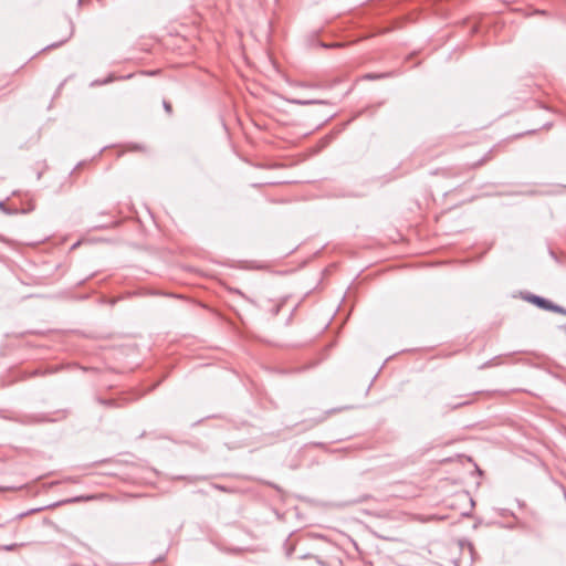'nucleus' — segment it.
I'll return each instance as SVG.
<instances>
[{
  "instance_id": "39448f33",
  "label": "nucleus",
  "mask_w": 566,
  "mask_h": 566,
  "mask_svg": "<svg viewBox=\"0 0 566 566\" xmlns=\"http://www.w3.org/2000/svg\"><path fill=\"white\" fill-rule=\"evenodd\" d=\"M114 81V76L111 74L104 80H96L91 83V86L105 85Z\"/></svg>"
},
{
  "instance_id": "f3484780",
  "label": "nucleus",
  "mask_w": 566,
  "mask_h": 566,
  "mask_svg": "<svg viewBox=\"0 0 566 566\" xmlns=\"http://www.w3.org/2000/svg\"><path fill=\"white\" fill-rule=\"evenodd\" d=\"M332 46H336V44H332V45L323 44V48H332Z\"/></svg>"
},
{
  "instance_id": "f257e3e1",
  "label": "nucleus",
  "mask_w": 566,
  "mask_h": 566,
  "mask_svg": "<svg viewBox=\"0 0 566 566\" xmlns=\"http://www.w3.org/2000/svg\"><path fill=\"white\" fill-rule=\"evenodd\" d=\"M524 298L541 310L558 313V314L566 316L565 307L557 305L543 296L535 295V294H527Z\"/></svg>"
},
{
  "instance_id": "2eb2a0df",
  "label": "nucleus",
  "mask_w": 566,
  "mask_h": 566,
  "mask_svg": "<svg viewBox=\"0 0 566 566\" xmlns=\"http://www.w3.org/2000/svg\"><path fill=\"white\" fill-rule=\"evenodd\" d=\"M486 160V158H482L481 160H479L476 164H474V166H480L482 165L484 161Z\"/></svg>"
},
{
  "instance_id": "7ed1b4c3",
  "label": "nucleus",
  "mask_w": 566,
  "mask_h": 566,
  "mask_svg": "<svg viewBox=\"0 0 566 566\" xmlns=\"http://www.w3.org/2000/svg\"><path fill=\"white\" fill-rule=\"evenodd\" d=\"M66 24H67L69 31H67V34L65 35V38L62 39L59 42H54V43L45 46L43 49V51L49 50V49H53V48H57V46L62 45L63 43H65L71 38V35H72V22L71 21H66Z\"/></svg>"
},
{
  "instance_id": "ddd939ff",
  "label": "nucleus",
  "mask_w": 566,
  "mask_h": 566,
  "mask_svg": "<svg viewBox=\"0 0 566 566\" xmlns=\"http://www.w3.org/2000/svg\"><path fill=\"white\" fill-rule=\"evenodd\" d=\"M326 419V416L319 417L317 420H315L314 424L321 423Z\"/></svg>"
},
{
  "instance_id": "6e6552de",
  "label": "nucleus",
  "mask_w": 566,
  "mask_h": 566,
  "mask_svg": "<svg viewBox=\"0 0 566 566\" xmlns=\"http://www.w3.org/2000/svg\"><path fill=\"white\" fill-rule=\"evenodd\" d=\"M385 76H386V74L369 73L365 77L368 78V80H376V78H382Z\"/></svg>"
},
{
  "instance_id": "9d476101",
  "label": "nucleus",
  "mask_w": 566,
  "mask_h": 566,
  "mask_svg": "<svg viewBox=\"0 0 566 566\" xmlns=\"http://www.w3.org/2000/svg\"><path fill=\"white\" fill-rule=\"evenodd\" d=\"M281 307H282V304H276L272 307L271 312H272V315L276 316L280 311H281Z\"/></svg>"
},
{
  "instance_id": "aec40b11",
  "label": "nucleus",
  "mask_w": 566,
  "mask_h": 566,
  "mask_svg": "<svg viewBox=\"0 0 566 566\" xmlns=\"http://www.w3.org/2000/svg\"><path fill=\"white\" fill-rule=\"evenodd\" d=\"M41 509H33L31 512H38L40 511Z\"/></svg>"
},
{
  "instance_id": "6ab92c4d",
  "label": "nucleus",
  "mask_w": 566,
  "mask_h": 566,
  "mask_svg": "<svg viewBox=\"0 0 566 566\" xmlns=\"http://www.w3.org/2000/svg\"><path fill=\"white\" fill-rule=\"evenodd\" d=\"M27 514H28V513H22V514H20V515H19V517H23V516H25Z\"/></svg>"
},
{
  "instance_id": "f03ea898",
  "label": "nucleus",
  "mask_w": 566,
  "mask_h": 566,
  "mask_svg": "<svg viewBox=\"0 0 566 566\" xmlns=\"http://www.w3.org/2000/svg\"><path fill=\"white\" fill-rule=\"evenodd\" d=\"M290 103L300 106H308V105H329V102L326 99H302V98H291Z\"/></svg>"
},
{
  "instance_id": "9b49d317",
  "label": "nucleus",
  "mask_w": 566,
  "mask_h": 566,
  "mask_svg": "<svg viewBox=\"0 0 566 566\" xmlns=\"http://www.w3.org/2000/svg\"><path fill=\"white\" fill-rule=\"evenodd\" d=\"M163 105H164L165 111L168 114H171V112H172L171 104L169 102L164 101Z\"/></svg>"
},
{
  "instance_id": "dca6fc26",
  "label": "nucleus",
  "mask_w": 566,
  "mask_h": 566,
  "mask_svg": "<svg viewBox=\"0 0 566 566\" xmlns=\"http://www.w3.org/2000/svg\"><path fill=\"white\" fill-rule=\"evenodd\" d=\"M217 488L221 491H226V488L224 486H221V485H217Z\"/></svg>"
},
{
  "instance_id": "f8f14e48",
  "label": "nucleus",
  "mask_w": 566,
  "mask_h": 566,
  "mask_svg": "<svg viewBox=\"0 0 566 566\" xmlns=\"http://www.w3.org/2000/svg\"><path fill=\"white\" fill-rule=\"evenodd\" d=\"M490 366H492V360H489V361L484 363V364H483V365H481L479 368H480V369H484V368H488V367H490Z\"/></svg>"
},
{
  "instance_id": "20e7f679",
  "label": "nucleus",
  "mask_w": 566,
  "mask_h": 566,
  "mask_svg": "<svg viewBox=\"0 0 566 566\" xmlns=\"http://www.w3.org/2000/svg\"><path fill=\"white\" fill-rule=\"evenodd\" d=\"M88 497H84V496H75V497H72V499H67V500H64L62 502H57L55 504H53V506H59L61 504H65V503H77V502H82L84 500H87Z\"/></svg>"
},
{
  "instance_id": "1a4fd4ad",
  "label": "nucleus",
  "mask_w": 566,
  "mask_h": 566,
  "mask_svg": "<svg viewBox=\"0 0 566 566\" xmlns=\"http://www.w3.org/2000/svg\"><path fill=\"white\" fill-rule=\"evenodd\" d=\"M468 403H469V401H462V402H458V403H454V405H447V407L449 409L453 410V409H457L459 407L465 406Z\"/></svg>"
},
{
  "instance_id": "0eeeda50",
  "label": "nucleus",
  "mask_w": 566,
  "mask_h": 566,
  "mask_svg": "<svg viewBox=\"0 0 566 566\" xmlns=\"http://www.w3.org/2000/svg\"><path fill=\"white\" fill-rule=\"evenodd\" d=\"M20 545L19 544H9V545H3L1 546V548L6 552H12L14 551L17 547H19Z\"/></svg>"
},
{
  "instance_id": "423d86ee",
  "label": "nucleus",
  "mask_w": 566,
  "mask_h": 566,
  "mask_svg": "<svg viewBox=\"0 0 566 566\" xmlns=\"http://www.w3.org/2000/svg\"><path fill=\"white\" fill-rule=\"evenodd\" d=\"M98 402L106 407H119V403L115 399H103L99 398Z\"/></svg>"
},
{
  "instance_id": "4468645a",
  "label": "nucleus",
  "mask_w": 566,
  "mask_h": 566,
  "mask_svg": "<svg viewBox=\"0 0 566 566\" xmlns=\"http://www.w3.org/2000/svg\"><path fill=\"white\" fill-rule=\"evenodd\" d=\"M0 209L3 210L4 212H8L6 205L2 201H0Z\"/></svg>"
},
{
  "instance_id": "a211bd4d",
  "label": "nucleus",
  "mask_w": 566,
  "mask_h": 566,
  "mask_svg": "<svg viewBox=\"0 0 566 566\" xmlns=\"http://www.w3.org/2000/svg\"><path fill=\"white\" fill-rule=\"evenodd\" d=\"M549 254H551L554 259H556V255H555L554 251H552V250H551V251H549Z\"/></svg>"
}]
</instances>
